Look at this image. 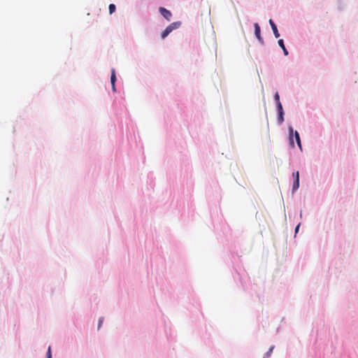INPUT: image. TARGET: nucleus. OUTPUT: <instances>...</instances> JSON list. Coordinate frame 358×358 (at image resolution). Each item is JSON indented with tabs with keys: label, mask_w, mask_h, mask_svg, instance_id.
Here are the masks:
<instances>
[{
	"label": "nucleus",
	"mask_w": 358,
	"mask_h": 358,
	"mask_svg": "<svg viewBox=\"0 0 358 358\" xmlns=\"http://www.w3.org/2000/svg\"><path fill=\"white\" fill-rule=\"evenodd\" d=\"M293 177L294 178L293 184V191L296 190L299 187V171L293 173Z\"/></svg>",
	"instance_id": "obj_3"
},
{
	"label": "nucleus",
	"mask_w": 358,
	"mask_h": 358,
	"mask_svg": "<svg viewBox=\"0 0 358 358\" xmlns=\"http://www.w3.org/2000/svg\"><path fill=\"white\" fill-rule=\"evenodd\" d=\"M115 81H116L115 71V69H113L112 72H111V76H110V83H111V84H115Z\"/></svg>",
	"instance_id": "obj_9"
},
{
	"label": "nucleus",
	"mask_w": 358,
	"mask_h": 358,
	"mask_svg": "<svg viewBox=\"0 0 358 358\" xmlns=\"http://www.w3.org/2000/svg\"><path fill=\"white\" fill-rule=\"evenodd\" d=\"M47 358H51L50 347L48 348V352H47Z\"/></svg>",
	"instance_id": "obj_15"
},
{
	"label": "nucleus",
	"mask_w": 358,
	"mask_h": 358,
	"mask_svg": "<svg viewBox=\"0 0 358 358\" xmlns=\"http://www.w3.org/2000/svg\"><path fill=\"white\" fill-rule=\"evenodd\" d=\"M279 116H278V122L281 124L284 121V113L283 111H280Z\"/></svg>",
	"instance_id": "obj_11"
},
{
	"label": "nucleus",
	"mask_w": 358,
	"mask_h": 358,
	"mask_svg": "<svg viewBox=\"0 0 358 358\" xmlns=\"http://www.w3.org/2000/svg\"><path fill=\"white\" fill-rule=\"evenodd\" d=\"M273 348H274L273 346L269 348V350H268V352L265 354L264 358H268L270 357L271 354L272 353Z\"/></svg>",
	"instance_id": "obj_12"
},
{
	"label": "nucleus",
	"mask_w": 358,
	"mask_h": 358,
	"mask_svg": "<svg viewBox=\"0 0 358 358\" xmlns=\"http://www.w3.org/2000/svg\"><path fill=\"white\" fill-rule=\"evenodd\" d=\"M108 9H109V13L113 14L116 10V6L115 4L110 3L109 5Z\"/></svg>",
	"instance_id": "obj_10"
},
{
	"label": "nucleus",
	"mask_w": 358,
	"mask_h": 358,
	"mask_svg": "<svg viewBox=\"0 0 358 358\" xmlns=\"http://www.w3.org/2000/svg\"><path fill=\"white\" fill-rule=\"evenodd\" d=\"M171 31V29L167 27L161 34L162 38L164 39Z\"/></svg>",
	"instance_id": "obj_8"
},
{
	"label": "nucleus",
	"mask_w": 358,
	"mask_h": 358,
	"mask_svg": "<svg viewBox=\"0 0 358 358\" xmlns=\"http://www.w3.org/2000/svg\"><path fill=\"white\" fill-rule=\"evenodd\" d=\"M180 25H181L180 22H174L170 24L168 26V27H169V29H171V31H173V30L179 28Z\"/></svg>",
	"instance_id": "obj_6"
},
{
	"label": "nucleus",
	"mask_w": 358,
	"mask_h": 358,
	"mask_svg": "<svg viewBox=\"0 0 358 358\" xmlns=\"http://www.w3.org/2000/svg\"><path fill=\"white\" fill-rule=\"evenodd\" d=\"M112 85V90L113 92H115L116 91V89H115V84H111Z\"/></svg>",
	"instance_id": "obj_17"
},
{
	"label": "nucleus",
	"mask_w": 358,
	"mask_h": 358,
	"mask_svg": "<svg viewBox=\"0 0 358 358\" xmlns=\"http://www.w3.org/2000/svg\"><path fill=\"white\" fill-rule=\"evenodd\" d=\"M102 323H103V318H100L99 321V327H98L99 329L101 326Z\"/></svg>",
	"instance_id": "obj_16"
},
{
	"label": "nucleus",
	"mask_w": 358,
	"mask_h": 358,
	"mask_svg": "<svg viewBox=\"0 0 358 358\" xmlns=\"http://www.w3.org/2000/svg\"><path fill=\"white\" fill-rule=\"evenodd\" d=\"M159 10V13L162 14V15L166 20H167L168 21L171 20V18L172 17V14H171V13L169 10L166 9L164 7H160Z\"/></svg>",
	"instance_id": "obj_2"
},
{
	"label": "nucleus",
	"mask_w": 358,
	"mask_h": 358,
	"mask_svg": "<svg viewBox=\"0 0 358 358\" xmlns=\"http://www.w3.org/2000/svg\"><path fill=\"white\" fill-rule=\"evenodd\" d=\"M289 145L292 148L294 147V139H293V138L294 136L299 148H300V150H302L301 139H300L299 134L298 133V131H295L294 132L293 128L292 127H289Z\"/></svg>",
	"instance_id": "obj_1"
},
{
	"label": "nucleus",
	"mask_w": 358,
	"mask_h": 358,
	"mask_svg": "<svg viewBox=\"0 0 358 358\" xmlns=\"http://www.w3.org/2000/svg\"><path fill=\"white\" fill-rule=\"evenodd\" d=\"M274 99H275V101H276V103H278V101H280V96L278 92L275 93V94L274 96Z\"/></svg>",
	"instance_id": "obj_14"
},
{
	"label": "nucleus",
	"mask_w": 358,
	"mask_h": 358,
	"mask_svg": "<svg viewBox=\"0 0 358 358\" xmlns=\"http://www.w3.org/2000/svg\"><path fill=\"white\" fill-rule=\"evenodd\" d=\"M277 108H278V113H280V111H283L282 106L280 101H278V103H277Z\"/></svg>",
	"instance_id": "obj_13"
},
{
	"label": "nucleus",
	"mask_w": 358,
	"mask_h": 358,
	"mask_svg": "<svg viewBox=\"0 0 358 358\" xmlns=\"http://www.w3.org/2000/svg\"><path fill=\"white\" fill-rule=\"evenodd\" d=\"M299 226H300V224H298V225L296 226V229H295V232H296V233H297V232H298V231H299Z\"/></svg>",
	"instance_id": "obj_18"
},
{
	"label": "nucleus",
	"mask_w": 358,
	"mask_h": 358,
	"mask_svg": "<svg viewBox=\"0 0 358 358\" xmlns=\"http://www.w3.org/2000/svg\"><path fill=\"white\" fill-rule=\"evenodd\" d=\"M269 24L271 27V29L273 30V34L275 36V38H279L280 36V34L278 31V29H277V27L276 25L275 24V23L273 22L272 20H269Z\"/></svg>",
	"instance_id": "obj_5"
},
{
	"label": "nucleus",
	"mask_w": 358,
	"mask_h": 358,
	"mask_svg": "<svg viewBox=\"0 0 358 358\" xmlns=\"http://www.w3.org/2000/svg\"><path fill=\"white\" fill-rule=\"evenodd\" d=\"M278 43L280 45V47L282 49L284 55H288V51H287V50L286 49V48H285V46L284 45L283 40L282 39L278 40Z\"/></svg>",
	"instance_id": "obj_7"
},
{
	"label": "nucleus",
	"mask_w": 358,
	"mask_h": 358,
	"mask_svg": "<svg viewBox=\"0 0 358 358\" xmlns=\"http://www.w3.org/2000/svg\"><path fill=\"white\" fill-rule=\"evenodd\" d=\"M254 27H255V34L256 37L257 38V39L259 40V42L263 43V38H262L261 34H260L261 30H260L259 25L258 24V23H255Z\"/></svg>",
	"instance_id": "obj_4"
}]
</instances>
